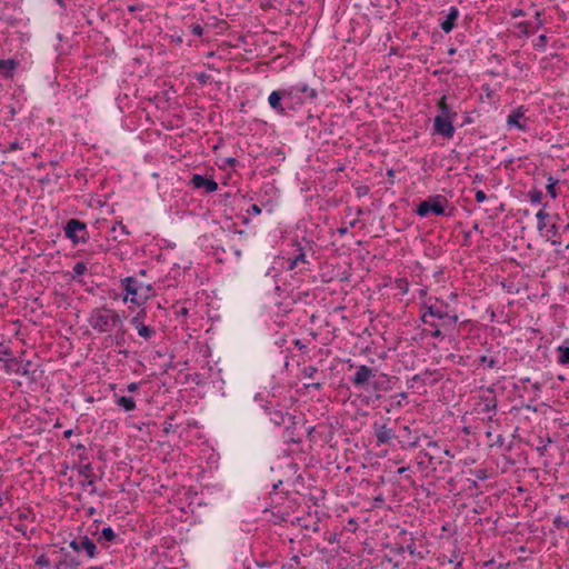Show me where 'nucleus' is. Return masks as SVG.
Listing matches in <instances>:
<instances>
[{
    "instance_id": "nucleus-60",
    "label": "nucleus",
    "mask_w": 569,
    "mask_h": 569,
    "mask_svg": "<svg viewBox=\"0 0 569 569\" xmlns=\"http://www.w3.org/2000/svg\"><path fill=\"white\" fill-rule=\"evenodd\" d=\"M71 435H72V430H71V429L66 430V431L63 432V437H64L66 439L70 438V437H71Z\"/></svg>"
},
{
    "instance_id": "nucleus-33",
    "label": "nucleus",
    "mask_w": 569,
    "mask_h": 569,
    "mask_svg": "<svg viewBox=\"0 0 569 569\" xmlns=\"http://www.w3.org/2000/svg\"><path fill=\"white\" fill-rule=\"evenodd\" d=\"M317 372H318V369L315 366H307L302 370L303 377L310 378V379L313 378Z\"/></svg>"
},
{
    "instance_id": "nucleus-1",
    "label": "nucleus",
    "mask_w": 569,
    "mask_h": 569,
    "mask_svg": "<svg viewBox=\"0 0 569 569\" xmlns=\"http://www.w3.org/2000/svg\"><path fill=\"white\" fill-rule=\"evenodd\" d=\"M88 322L93 330L100 333H109L117 327H121L123 321L116 310L108 307H100L94 308L90 312Z\"/></svg>"
},
{
    "instance_id": "nucleus-32",
    "label": "nucleus",
    "mask_w": 569,
    "mask_h": 569,
    "mask_svg": "<svg viewBox=\"0 0 569 569\" xmlns=\"http://www.w3.org/2000/svg\"><path fill=\"white\" fill-rule=\"evenodd\" d=\"M479 362L487 365V367L491 368V369L497 368V366H498V360H497V358H493V357L481 356L479 358Z\"/></svg>"
},
{
    "instance_id": "nucleus-47",
    "label": "nucleus",
    "mask_w": 569,
    "mask_h": 569,
    "mask_svg": "<svg viewBox=\"0 0 569 569\" xmlns=\"http://www.w3.org/2000/svg\"><path fill=\"white\" fill-rule=\"evenodd\" d=\"M471 473L479 480V479H485L487 478V475H486V471L485 470H479V469H476V470H471Z\"/></svg>"
},
{
    "instance_id": "nucleus-26",
    "label": "nucleus",
    "mask_w": 569,
    "mask_h": 569,
    "mask_svg": "<svg viewBox=\"0 0 569 569\" xmlns=\"http://www.w3.org/2000/svg\"><path fill=\"white\" fill-rule=\"evenodd\" d=\"M550 40H552V44L556 42V39L552 36L549 37L545 33L540 34L538 37V41H536V50L542 49V51H546V47Z\"/></svg>"
},
{
    "instance_id": "nucleus-36",
    "label": "nucleus",
    "mask_w": 569,
    "mask_h": 569,
    "mask_svg": "<svg viewBox=\"0 0 569 569\" xmlns=\"http://www.w3.org/2000/svg\"><path fill=\"white\" fill-rule=\"evenodd\" d=\"M79 473L86 478H89L92 476V467L90 463L83 465L79 468Z\"/></svg>"
},
{
    "instance_id": "nucleus-41",
    "label": "nucleus",
    "mask_w": 569,
    "mask_h": 569,
    "mask_svg": "<svg viewBox=\"0 0 569 569\" xmlns=\"http://www.w3.org/2000/svg\"><path fill=\"white\" fill-rule=\"evenodd\" d=\"M279 269L280 267L273 262V266L268 268V270L266 271V277H271L274 279L278 276Z\"/></svg>"
},
{
    "instance_id": "nucleus-54",
    "label": "nucleus",
    "mask_w": 569,
    "mask_h": 569,
    "mask_svg": "<svg viewBox=\"0 0 569 569\" xmlns=\"http://www.w3.org/2000/svg\"><path fill=\"white\" fill-rule=\"evenodd\" d=\"M29 515H30V512H29V511H23V512H20V513L18 515V518H19L20 520H26V519H28V518H29Z\"/></svg>"
},
{
    "instance_id": "nucleus-55",
    "label": "nucleus",
    "mask_w": 569,
    "mask_h": 569,
    "mask_svg": "<svg viewBox=\"0 0 569 569\" xmlns=\"http://www.w3.org/2000/svg\"><path fill=\"white\" fill-rule=\"evenodd\" d=\"M214 20V27L220 28L221 26H226V21L223 20H217L216 18H212Z\"/></svg>"
},
{
    "instance_id": "nucleus-38",
    "label": "nucleus",
    "mask_w": 569,
    "mask_h": 569,
    "mask_svg": "<svg viewBox=\"0 0 569 569\" xmlns=\"http://www.w3.org/2000/svg\"><path fill=\"white\" fill-rule=\"evenodd\" d=\"M36 565L39 566V567H49L50 566V560H49V558L46 555H40L36 559Z\"/></svg>"
},
{
    "instance_id": "nucleus-18",
    "label": "nucleus",
    "mask_w": 569,
    "mask_h": 569,
    "mask_svg": "<svg viewBox=\"0 0 569 569\" xmlns=\"http://www.w3.org/2000/svg\"><path fill=\"white\" fill-rule=\"evenodd\" d=\"M19 62L14 59L0 60V76L4 79H12Z\"/></svg>"
},
{
    "instance_id": "nucleus-40",
    "label": "nucleus",
    "mask_w": 569,
    "mask_h": 569,
    "mask_svg": "<svg viewBox=\"0 0 569 569\" xmlns=\"http://www.w3.org/2000/svg\"><path fill=\"white\" fill-rule=\"evenodd\" d=\"M23 143H20L18 140H14L12 142L9 143L8 148H6L3 150V152H7V151H16V150H21L23 149Z\"/></svg>"
},
{
    "instance_id": "nucleus-58",
    "label": "nucleus",
    "mask_w": 569,
    "mask_h": 569,
    "mask_svg": "<svg viewBox=\"0 0 569 569\" xmlns=\"http://www.w3.org/2000/svg\"><path fill=\"white\" fill-rule=\"evenodd\" d=\"M172 430V423L171 422H167L166 423V427H164V432H170Z\"/></svg>"
},
{
    "instance_id": "nucleus-37",
    "label": "nucleus",
    "mask_w": 569,
    "mask_h": 569,
    "mask_svg": "<svg viewBox=\"0 0 569 569\" xmlns=\"http://www.w3.org/2000/svg\"><path fill=\"white\" fill-rule=\"evenodd\" d=\"M299 253L295 256V259H297V263L300 264H308L309 261L307 260L306 253L302 251L301 248L298 249Z\"/></svg>"
},
{
    "instance_id": "nucleus-39",
    "label": "nucleus",
    "mask_w": 569,
    "mask_h": 569,
    "mask_svg": "<svg viewBox=\"0 0 569 569\" xmlns=\"http://www.w3.org/2000/svg\"><path fill=\"white\" fill-rule=\"evenodd\" d=\"M190 30L192 34L197 37H201L203 34V27L200 23L190 24Z\"/></svg>"
},
{
    "instance_id": "nucleus-62",
    "label": "nucleus",
    "mask_w": 569,
    "mask_h": 569,
    "mask_svg": "<svg viewBox=\"0 0 569 569\" xmlns=\"http://www.w3.org/2000/svg\"><path fill=\"white\" fill-rule=\"evenodd\" d=\"M527 197L533 202V189L527 192Z\"/></svg>"
},
{
    "instance_id": "nucleus-56",
    "label": "nucleus",
    "mask_w": 569,
    "mask_h": 569,
    "mask_svg": "<svg viewBox=\"0 0 569 569\" xmlns=\"http://www.w3.org/2000/svg\"><path fill=\"white\" fill-rule=\"evenodd\" d=\"M295 346L299 349V350H302L306 348V346L300 341V340H296L295 341Z\"/></svg>"
},
{
    "instance_id": "nucleus-59",
    "label": "nucleus",
    "mask_w": 569,
    "mask_h": 569,
    "mask_svg": "<svg viewBox=\"0 0 569 569\" xmlns=\"http://www.w3.org/2000/svg\"><path fill=\"white\" fill-rule=\"evenodd\" d=\"M535 17H536V29H537L540 26V23H541L540 20H539L540 13L536 12Z\"/></svg>"
},
{
    "instance_id": "nucleus-16",
    "label": "nucleus",
    "mask_w": 569,
    "mask_h": 569,
    "mask_svg": "<svg viewBox=\"0 0 569 569\" xmlns=\"http://www.w3.org/2000/svg\"><path fill=\"white\" fill-rule=\"evenodd\" d=\"M268 413H269L270 421L272 423H274L276 426H281L287 422H289L292 426L296 425L295 416H291L289 412L282 410V409L272 408V409H269Z\"/></svg>"
},
{
    "instance_id": "nucleus-29",
    "label": "nucleus",
    "mask_w": 569,
    "mask_h": 569,
    "mask_svg": "<svg viewBox=\"0 0 569 569\" xmlns=\"http://www.w3.org/2000/svg\"><path fill=\"white\" fill-rule=\"evenodd\" d=\"M81 562L79 560H77L76 558H70V559H63L61 561H59V563L57 565V568L59 569L60 567L64 566L69 569H78L80 567Z\"/></svg>"
},
{
    "instance_id": "nucleus-50",
    "label": "nucleus",
    "mask_w": 569,
    "mask_h": 569,
    "mask_svg": "<svg viewBox=\"0 0 569 569\" xmlns=\"http://www.w3.org/2000/svg\"><path fill=\"white\" fill-rule=\"evenodd\" d=\"M138 388H139V383H137V382H131V383H129V385L127 386V390H128L129 392H134V391H137V390H138Z\"/></svg>"
},
{
    "instance_id": "nucleus-44",
    "label": "nucleus",
    "mask_w": 569,
    "mask_h": 569,
    "mask_svg": "<svg viewBox=\"0 0 569 569\" xmlns=\"http://www.w3.org/2000/svg\"><path fill=\"white\" fill-rule=\"evenodd\" d=\"M10 356H11V350L9 348L1 350L0 351V361L6 365V361L11 359Z\"/></svg>"
},
{
    "instance_id": "nucleus-28",
    "label": "nucleus",
    "mask_w": 569,
    "mask_h": 569,
    "mask_svg": "<svg viewBox=\"0 0 569 569\" xmlns=\"http://www.w3.org/2000/svg\"><path fill=\"white\" fill-rule=\"evenodd\" d=\"M395 286L402 296L407 295L409 291V282L406 278H397L395 280Z\"/></svg>"
},
{
    "instance_id": "nucleus-45",
    "label": "nucleus",
    "mask_w": 569,
    "mask_h": 569,
    "mask_svg": "<svg viewBox=\"0 0 569 569\" xmlns=\"http://www.w3.org/2000/svg\"><path fill=\"white\" fill-rule=\"evenodd\" d=\"M439 327H440V325H437V327H432L433 330L430 332L431 337L437 338V339L443 338L442 331L440 330Z\"/></svg>"
},
{
    "instance_id": "nucleus-14",
    "label": "nucleus",
    "mask_w": 569,
    "mask_h": 569,
    "mask_svg": "<svg viewBox=\"0 0 569 569\" xmlns=\"http://www.w3.org/2000/svg\"><path fill=\"white\" fill-rule=\"evenodd\" d=\"M190 183L194 189H204V191L208 193L213 192L218 189V183L213 179L207 178L198 173H194L191 177Z\"/></svg>"
},
{
    "instance_id": "nucleus-6",
    "label": "nucleus",
    "mask_w": 569,
    "mask_h": 569,
    "mask_svg": "<svg viewBox=\"0 0 569 569\" xmlns=\"http://www.w3.org/2000/svg\"><path fill=\"white\" fill-rule=\"evenodd\" d=\"M422 310L421 321L430 327H437V325L446 326L458 321L457 315H449L436 305H423Z\"/></svg>"
},
{
    "instance_id": "nucleus-19",
    "label": "nucleus",
    "mask_w": 569,
    "mask_h": 569,
    "mask_svg": "<svg viewBox=\"0 0 569 569\" xmlns=\"http://www.w3.org/2000/svg\"><path fill=\"white\" fill-rule=\"evenodd\" d=\"M459 18V10L457 7H450L449 12L446 19L440 23L442 31L449 33L456 24L457 19Z\"/></svg>"
},
{
    "instance_id": "nucleus-35",
    "label": "nucleus",
    "mask_w": 569,
    "mask_h": 569,
    "mask_svg": "<svg viewBox=\"0 0 569 569\" xmlns=\"http://www.w3.org/2000/svg\"><path fill=\"white\" fill-rule=\"evenodd\" d=\"M293 427L292 425H288L284 429V433H283V437L288 440V441H292V442H298V440L295 439L293 437Z\"/></svg>"
},
{
    "instance_id": "nucleus-34",
    "label": "nucleus",
    "mask_w": 569,
    "mask_h": 569,
    "mask_svg": "<svg viewBox=\"0 0 569 569\" xmlns=\"http://www.w3.org/2000/svg\"><path fill=\"white\" fill-rule=\"evenodd\" d=\"M555 527L557 529L567 528L569 527V520L565 519L563 517H556L553 520Z\"/></svg>"
},
{
    "instance_id": "nucleus-3",
    "label": "nucleus",
    "mask_w": 569,
    "mask_h": 569,
    "mask_svg": "<svg viewBox=\"0 0 569 569\" xmlns=\"http://www.w3.org/2000/svg\"><path fill=\"white\" fill-rule=\"evenodd\" d=\"M121 288L126 291L123 302H131L137 306H142L152 290L150 284H144L138 281L134 277H126L120 280Z\"/></svg>"
},
{
    "instance_id": "nucleus-9",
    "label": "nucleus",
    "mask_w": 569,
    "mask_h": 569,
    "mask_svg": "<svg viewBox=\"0 0 569 569\" xmlns=\"http://www.w3.org/2000/svg\"><path fill=\"white\" fill-rule=\"evenodd\" d=\"M69 546L77 552L84 551L89 558L97 556V546L88 536H79L70 541Z\"/></svg>"
},
{
    "instance_id": "nucleus-22",
    "label": "nucleus",
    "mask_w": 569,
    "mask_h": 569,
    "mask_svg": "<svg viewBox=\"0 0 569 569\" xmlns=\"http://www.w3.org/2000/svg\"><path fill=\"white\" fill-rule=\"evenodd\" d=\"M116 397V403L121 407L124 411H132L136 409V401L133 398L131 397H126V396H120L118 397L117 395H114Z\"/></svg>"
},
{
    "instance_id": "nucleus-51",
    "label": "nucleus",
    "mask_w": 569,
    "mask_h": 569,
    "mask_svg": "<svg viewBox=\"0 0 569 569\" xmlns=\"http://www.w3.org/2000/svg\"><path fill=\"white\" fill-rule=\"evenodd\" d=\"M307 388H312L315 390H320L322 388V382H312L306 385Z\"/></svg>"
},
{
    "instance_id": "nucleus-49",
    "label": "nucleus",
    "mask_w": 569,
    "mask_h": 569,
    "mask_svg": "<svg viewBox=\"0 0 569 569\" xmlns=\"http://www.w3.org/2000/svg\"><path fill=\"white\" fill-rule=\"evenodd\" d=\"M82 486H89L91 488L90 493H97V488L92 479H89L86 483H82Z\"/></svg>"
},
{
    "instance_id": "nucleus-42",
    "label": "nucleus",
    "mask_w": 569,
    "mask_h": 569,
    "mask_svg": "<svg viewBox=\"0 0 569 569\" xmlns=\"http://www.w3.org/2000/svg\"><path fill=\"white\" fill-rule=\"evenodd\" d=\"M407 392H400L399 395L392 397L393 399H397L396 401H392V406L402 407V400L407 399Z\"/></svg>"
},
{
    "instance_id": "nucleus-31",
    "label": "nucleus",
    "mask_w": 569,
    "mask_h": 569,
    "mask_svg": "<svg viewBox=\"0 0 569 569\" xmlns=\"http://www.w3.org/2000/svg\"><path fill=\"white\" fill-rule=\"evenodd\" d=\"M521 118H522V114L519 111L518 112H513V113H511L508 117V123L509 124H515L518 128L522 129V128H525V126L520 122Z\"/></svg>"
},
{
    "instance_id": "nucleus-21",
    "label": "nucleus",
    "mask_w": 569,
    "mask_h": 569,
    "mask_svg": "<svg viewBox=\"0 0 569 569\" xmlns=\"http://www.w3.org/2000/svg\"><path fill=\"white\" fill-rule=\"evenodd\" d=\"M557 361L562 366L569 367V340L557 348Z\"/></svg>"
},
{
    "instance_id": "nucleus-43",
    "label": "nucleus",
    "mask_w": 569,
    "mask_h": 569,
    "mask_svg": "<svg viewBox=\"0 0 569 569\" xmlns=\"http://www.w3.org/2000/svg\"><path fill=\"white\" fill-rule=\"evenodd\" d=\"M519 31L518 33L519 34H525V36H528L529 34V28H530V24L529 23H519L517 24L516 27Z\"/></svg>"
},
{
    "instance_id": "nucleus-4",
    "label": "nucleus",
    "mask_w": 569,
    "mask_h": 569,
    "mask_svg": "<svg viewBox=\"0 0 569 569\" xmlns=\"http://www.w3.org/2000/svg\"><path fill=\"white\" fill-rule=\"evenodd\" d=\"M448 207H449L448 199L442 194H436V196L429 197L425 201H421L417 206L416 213L421 218H426L430 213H432L435 216L451 217L453 214V208L450 207L449 211H447Z\"/></svg>"
},
{
    "instance_id": "nucleus-61",
    "label": "nucleus",
    "mask_w": 569,
    "mask_h": 569,
    "mask_svg": "<svg viewBox=\"0 0 569 569\" xmlns=\"http://www.w3.org/2000/svg\"><path fill=\"white\" fill-rule=\"evenodd\" d=\"M338 232L340 234H346L348 232V228L341 227V228L338 229Z\"/></svg>"
},
{
    "instance_id": "nucleus-20",
    "label": "nucleus",
    "mask_w": 569,
    "mask_h": 569,
    "mask_svg": "<svg viewBox=\"0 0 569 569\" xmlns=\"http://www.w3.org/2000/svg\"><path fill=\"white\" fill-rule=\"evenodd\" d=\"M542 178L546 179V184H545V188H546V191H547V194L551 198V199H556L557 198V184L559 183V180L558 179H555L552 176H549L547 173H543L542 174Z\"/></svg>"
},
{
    "instance_id": "nucleus-8",
    "label": "nucleus",
    "mask_w": 569,
    "mask_h": 569,
    "mask_svg": "<svg viewBox=\"0 0 569 569\" xmlns=\"http://www.w3.org/2000/svg\"><path fill=\"white\" fill-rule=\"evenodd\" d=\"M64 234L73 244L86 242L89 238L87 224L78 219H70L64 227Z\"/></svg>"
},
{
    "instance_id": "nucleus-12",
    "label": "nucleus",
    "mask_w": 569,
    "mask_h": 569,
    "mask_svg": "<svg viewBox=\"0 0 569 569\" xmlns=\"http://www.w3.org/2000/svg\"><path fill=\"white\" fill-rule=\"evenodd\" d=\"M375 377V371L372 368L362 365L359 366L355 372V375L350 378L351 382L355 387H366L369 383V380Z\"/></svg>"
},
{
    "instance_id": "nucleus-53",
    "label": "nucleus",
    "mask_w": 569,
    "mask_h": 569,
    "mask_svg": "<svg viewBox=\"0 0 569 569\" xmlns=\"http://www.w3.org/2000/svg\"><path fill=\"white\" fill-rule=\"evenodd\" d=\"M118 227H119L120 231H121L123 234H126V236H128V234H129V231H128L127 227H126L124 224H122V222H119V223H118Z\"/></svg>"
},
{
    "instance_id": "nucleus-13",
    "label": "nucleus",
    "mask_w": 569,
    "mask_h": 569,
    "mask_svg": "<svg viewBox=\"0 0 569 569\" xmlns=\"http://www.w3.org/2000/svg\"><path fill=\"white\" fill-rule=\"evenodd\" d=\"M372 427L378 445H387L396 437L393 430L386 423L375 422Z\"/></svg>"
},
{
    "instance_id": "nucleus-48",
    "label": "nucleus",
    "mask_w": 569,
    "mask_h": 569,
    "mask_svg": "<svg viewBox=\"0 0 569 569\" xmlns=\"http://www.w3.org/2000/svg\"><path fill=\"white\" fill-rule=\"evenodd\" d=\"M247 212L249 214H260L261 213V208L258 206V204H252L248 210Z\"/></svg>"
},
{
    "instance_id": "nucleus-27",
    "label": "nucleus",
    "mask_w": 569,
    "mask_h": 569,
    "mask_svg": "<svg viewBox=\"0 0 569 569\" xmlns=\"http://www.w3.org/2000/svg\"><path fill=\"white\" fill-rule=\"evenodd\" d=\"M113 331H116V333L113 336V342L117 346H122L124 343V335H126V329H124L123 322L121 323V327H117Z\"/></svg>"
},
{
    "instance_id": "nucleus-63",
    "label": "nucleus",
    "mask_w": 569,
    "mask_h": 569,
    "mask_svg": "<svg viewBox=\"0 0 569 569\" xmlns=\"http://www.w3.org/2000/svg\"><path fill=\"white\" fill-rule=\"evenodd\" d=\"M282 483V481H278V483L273 485L272 492H276L278 487Z\"/></svg>"
},
{
    "instance_id": "nucleus-5",
    "label": "nucleus",
    "mask_w": 569,
    "mask_h": 569,
    "mask_svg": "<svg viewBox=\"0 0 569 569\" xmlns=\"http://www.w3.org/2000/svg\"><path fill=\"white\" fill-rule=\"evenodd\" d=\"M286 92H291L288 97L289 109L296 110L297 106L300 107L307 102H315L318 98V91L311 88L306 82H298L296 84L284 88Z\"/></svg>"
},
{
    "instance_id": "nucleus-15",
    "label": "nucleus",
    "mask_w": 569,
    "mask_h": 569,
    "mask_svg": "<svg viewBox=\"0 0 569 569\" xmlns=\"http://www.w3.org/2000/svg\"><path fill=\"white\" fill-rule=\"evenodd\" d=\"M481 412L489 413L495 412L497 409V398L492 388H488L483 391V393L479 397Z\"/></svg>"
},
{
    "instance_id": "nucleus-2",
    "label": "nucleus",
    "mask_w": 569,
    "mask_h": 569,
    "mask_svg": "<svg viewBox=\"0 0 569 569\" xmlns=\"http://www.w3.org/2000/svg\"><path fill=\"white\" fill-rule=\"evenodd\" d=\"M446 96L437 103L439 109V114H437L433 119V132L442 136L446 139L453 138L455 127L453 121L457 118V112L451 109V107L446 102Z\"/></svg>"
},
{
    "instance_id": "nucleus-30",
    "label": "nucleus",
    "mask_w": 569,
    "mask_h": 569,
    "mask_svg": "<svg viewBox=\"0 0 569 569\" xmlns=\"http://www.w3.org/2000/svg\"><path fill=\"white\" fill-rule=\"evenodd\" d=\"M87 272V264L82 261H78L74 263L73 268H72V277L73 278H77V277H80L82 274H84Z\"/></svg>"
},
{
    "instance_id": "nucleus-25",
    "label": "nucleus",
    "mask_w": 569,
    "mask_h": 569,
    "mask_svg": "<svg viewBox=\"0 0 569 569\" xmlns=\"http://www.w3.org/2000/svg\"><path fill=\"white\" fill-rule=\"evenodd\" d=\"M403 551H408L411 556H415V557L417 556L419 559L423 558L421 552H417V548H416L413 538H410V543H408L407 546L399 547V552H403Z\"/></svg>"
},
{
    "instance_id": "nucleus-17",
    "label": "nucleus",
    "mask_w": 569,
    "mask_h": 569,
    "mask_svg": "<svg viewBox=\"0 0 569 569\" xmlns=\"http://www.w3.org/2000/svg\"><path fill=\"white\" fill-rule=\"evenodd\" d=\"M31 361H20L17 358L9 359L6 361V371L8 373L14 372L19 376H29V367Z\"/></svg>"
},
{
    "instance_id": "nucleus-52",
    "label": "nucleus",
    "mask_w": 569,
    "mask_h": 569,
    "mask_svg": "<svg viewBox=\"0 0 569 569\" xmlns=\"http://www.w3.org/2000/svg\"><path fill=\"white\" fill-rule=\"evenodd\" d=\"M542 201V192L540 190H536V204H540Z\"/></svg>"
},
{
    "instance_id": "nucleus-23",
    "label": "nucleus",
    "mask_w": 569,
    "mask_h": 569,
    "mask_svg": "<svg viewBox=\"0 0 569 569\" xmlns=\"http://www.w3.org/2000/svg\"><path fill=\"white\" fill-rule=\"evenodd\" d=\"M274 263L278 264L280 267V269H284L287 271H291L295 268L299 267V264L297 263V259H295V257H291V258L279 257L274 260Z\"/></svg>"
},
{
    "instance_id": "nucleus-57",
    "label": "nucleus",
    "mask_w": 569,
    "mask_h": 569,
    "mask_svg": "<svg viewBox=\"0 0 569 569\" xmlns=\"http://www.w3.org/2000/svg\"><path fill=\"white\" fill-rule=\"evenodd\" d=\"M16 529H17L18 531H20L23 536H26V533H27V529H26V527H24V526H17V527H16Z\"/></svg>"
},
{
    "instance_id": "nucleus-24",
    "label": "nucleus",
    "mask_w": 569,
    "mask_h": 569,
    "mask_svg": "<svg viewBox=\"0 0 569 569\" xmlns=\"http://www.w3.org/2000/svg\"><path fill=\"white\" fill-rule=\"evenodd\" d=\"M117 538L116 532L111 527H106L101 530L99 536L100 542H112Z\"/></svg>"
},
{
    "instance_id": "nucleus-10",
    "label": "nucleus",
    "mask_w": 569,
    "mask_h": 569,
    "mask_svg": "<svg viewBox=\"0 0 569 569\" xmlns=\"http://www.w3.org/2000/svg\"><path fill=\"white\" fill-rule=\"evenodd\" d=\"M146 317V310H140L134 317L131 318L130 323L137 329L138 335L144 339H151L156 335V330L149 326H146L143 320Z\"/></svg>"
},
{
    "instance_id": "nucleus-46",
    "label": "nucleus",
    "mask_w": 569,
    "mask_h": 569,
    "mask_svg": "<svg viewBox=\"0 0 569 569\" xmlns=\"http://www.w3.org/2000/svg\"><path fill=\"white\" fill-rule=\"evenodd\" d=\"M475 199L477 202H483L487 199V194L482 190H478L475 194Z\"/></svg>"
},
{
    "instance_id": "nucleus-7",
    "label": "nucleus",
    "mask_w": 569,
    "mask_h": 569,
    "mask_svg": "<svg viewBox=\"0 0 569 569\" xmlns=\"http://www.w3.org/2000/svg\"><path fill=\"white\" fill-rule=\"evenodd\" d=\"M537 224L539 236L545 239L546 242H550L552 244L559 243L560 234L555 222V217L545 212V210H539L536 213Z\"/></svg>"
},
{
    "instance_id": "nucleus-64",
    "label": "nucleus",
    "mask_w": 569,
    "mask_h": 569,
    "mask_svg": "<svg viewBox=\"0 0 569 569\" xmlns=\"http://www.w3.org/2000/svg\"><path fill=\"white\" fill-rule=\"evenodd\" d=\"M545 60H546V58H545V57H543V58H541V60H540V66H541V68H542V69H545V68L547 67V66L545 64Z\"/></svg>"
},
{
    "instance_id": "nucleus-11",
    "label": "nucleus",
    "mask_w": 569,
    "mask_h": 569,
    "mask_svg": "<svg viewBox=\"0 0 569 569\" xmlns=\"http://www.w3.org/2000/svg\"><path fill=\"white\" fill-rule=\"evenodd\" d=\"M291 92H286L284 89L274 90L268 97V102L272 110H274L279 114H286V108L282 104V100L288 102V97H290Z\"/></svg>"
}]
</instances>
